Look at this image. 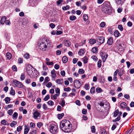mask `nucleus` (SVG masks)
<instances>
[{"label": "nucleus", "instance_id": "obj_9", "mask_svg": "<svg viewBox=\"0 0 134 134\" xmlns=\"http://www.w3.org/2000/svg\"><path fill=\"white\" fill-rule=\"evenodd\" d=\"M30 2L31 5L34 7L36 6L37 2V0H30Z\"/></svg>", "mask_w": 134, "mask_h": 134}, {"label": "nucleus", "instance_id": "obj_53", "mask_svg": "<svg viewBox=\"0 0 134 134\" xmlns=\"http://www.w3.org/2000/svg\"><path fill=\"white\" fill-rule=\"evenodd\" d=\"M38 72H37V70H35L34 71V72H33L32 74H33L35 76H32V77L33 78H35V77H36L37 76V74H36V73H38Z\"/></svg>", "mask_w": 134, "mask_h": 134}, {"label": "nucleus", "instance_id": "obj_44", "mask_svg": "<svg viewBox=\"0 0 134 134\" xmlns=\"http://www.w3.org/2000/svg\"><path fill=\"white\" fill-rule=\"evenodd\" d=\"M11 91L10 92V94L12 95H14L15 94V91L13 90V87L11 88Z\"/></svg>", "mask_w": 134, "mask_h": 134}, {"label": "nucleus", "instance_id": "obj_32", "mask_svg": "<svg viewBox=\"0 0 134 134\" xmlns=\"http://www.w3.org/2000/svg\"><path fill=\"white\" fill-rule=\"evenodd\" d=\"M83 20L86 21L88 20V16L87 14H84L83 16Z\"/></svg>", "mask_w": 134, "mask_h": 134}, {"label": "nucleus", "instance_id": "obj_47", "mask_svg": "<svg viewBox=\"0 0 134 134\" xmlns=\"http://www.w3.org/2000/svg\"><path fill=\"white\" fill-rule=\"evenodd\" d=\"M13 111L12 109H10L9 110H8V111L7 113H8L9 115H11L13 113Z\"/></svg>", "mask_w": 134, "mask_h": 134}, {"label": "nucleus", "instance_id": "obj_39", "mask_svg": "<svg viewBox=\"0 0 134 134\" xmlns=\"http://www.w3.org/2000/svg\"><path fill=\"white\" fill-rule=\"evenodd\" d=\"M90 92L91 94H93L95 92V87H92L90 91Z\"/></svg>", "mask_w": 134, "mask_h": 134}, {"label": "nucleus", "instance_id": "obj_59", "mask_svg": "<svg viewBox=\"0 0 134 134\" xmlns=\"http://www.w3.org/2000/svg\"><path fill=\"white\" fill-rule=\"evenodd\" d=\"M118 27L121 31H122L123 30V28L122 25H118Z\"/></svg>", "mask_w": 134, "mask_h": 134}, {"label": "nucleus", "instance_id": "obj_13", "mask_svg": "<svg viewBox=\"0 0 134 134\" xmlns=\"http://www.w3.org/2000/svg\"><path fill=\"white\" fill-rule=\"evenodd\" d=\"M55 71L54 69H53L51 71V76L52 78H55L56 77L57 75L55 73Z\"/></svg>", "mask_w": 134, "mask_h": 134}, {"label": "nucleus", "instance_id": "obj_20", "mask_svg": "<svg viewBox=\"0 0 134 134\" xmlns=\"http://www.w3.org/2000/svg\"><path fill=\"white\" fill-rule=\"evenodd\" d=\"M113 39L111 37H110L108 39L107 43L109 45H111L113 43Z\"/></svg>", "mask_w": 134, "mask_h": 134}, {"label": "nucleus", "instance_id": "obj_34", "mask_svg": "<svg viewBox=\"0 0 134 134\" xmlns=\"http://www.w3.org/2000/svg\"><path fill=\"white\" fill-rule=\"evenodd\" d=\"M48 104L50 106H53L54 105V103L53 101L52 100H49L47 102Z\"/></svg>", "mask_w": 134, "mask_h": 134}, {"label": "nucleus", "instance_id": "obj_22", "mask_svg": "<svg viewBox=\"0 0 134 134\" xmlns=\"http://www.w3.org/2000/svg\"><path fill=\"white\" fill-rule=\"evenodd\" d=\"M6 57L7 59H10L12 57V54L9 52H8L6 54Z\"/></svg>", "mask_w": 134, "mask_h": 134}, {"label": "nucleus", "instance_id": "obj_40", "mask_svg": "<svg viewBox=\"0 0 134 134\" xmlns=\"http://www.w3.org/2000/svg\"><path fill=\"white\" fill-rule=\"evenodd\" d=\"M96 91L97 93H99L102 92V90L101 88L98 87L96 88Z\"/></svg>", "mask_w": 134, "mask_h": 134}, {"label": "nucleus", "instance_id": "obj_19", "mask_svg": "<svg viewBox=\"0 0 134 134\" xmlns=\"http://www.w3.org/2000/svg\"><path fill=\"white\" fill-rule=\"evenodd\" d=\"M124 1V0H115V1L117 4L119 5L122 4Z\"/></svg>", "mask_w": 134, "mask_h": 134}, {"label": "nucleus", "instance_id": "obj_30", "mask_svg": "<svg viewBox=\"0 0 134 134\" xmlns=\"http://www.w3.org/2000/svg\"><path fill=\"white\" fill-rule=\"evenodd\" d=\"M99 80H100V81L101 82H104L105 81V79L103 77L101 76H100V77L99 78Z\"/></svg>", "mask_w": 134, "mask_h": 134}, {"label": "nucleus", "instance_id": "obj_43", "mask_svg": "<svg viewBox=\"0 0 134 134\" xmlns=\"http://www.w3.org/2000/svg\"><path fill=\"white\" fill-rule=\"evenodd\" d=\"M64 115V114L63 113H62L60 114H58L57 115L58 118L59 119H61Z\"/></svg>", "mask_w": 134, "mask_h": 134}, {"label": "nucleus", "instance_id": "obj_11", "mask_svg": "<svg viewBox=\"0 0 134 134\" xmlns=\"http://www.w3.org/2000/svg\"><path fill=\"white\" fill-rule=\"evenodd\" d=\"M27 72L29 75L31 77H32V76H35L34 75L32 74L33 72L32 71V70L31 68L30 69H29V70H27Z\"/></svg>", "mask_w": 134, "mask_h": 134}, {"label": "nucleus", "instance_id": "obj_29", "mask_svg": "<svg viewBox=\"0 0 134 134\" xmlns=\"http://www.w3.org/2000/svg\"><path fill=\"white\" fill-rule=\"evenodd\" d=\"M59 104L61 105L62 107H64L65 105V102L64 99H63L60 101Z\"/></svg>", "mask_w": 134, "mask_h": 134}, {"label": "nucleus", "instance_id": "obj_17", "mask_svg": "<svg viewBox=\"0 0 134 134\" xmlns=\"http://www.w3.org/2000/svg\"><path fill=\"white\" fill-rule=\"evenodd\" d=\"M64 45L66 46H69L71 44L70 42L69 41L65 40L64 41Z\"/></svg>", "mask_w": 134, "mask_h": 134}, {"label": "nucleus", "instance_id": "obj_52", "mask_svg": "<svg viewBox=\"0 0 134 134\" xmlns=\"http://www.w3.org/2000/svg\"><path fill=\"white\" fill-rule=\"evenodd\" d=\"M108 31L109 33H110V34H112L114 32V31H113L111 27H109L108 28Z\"/></svg>", "mask_w": 134, "mask_h": 134}, {"label": "nucleus", "instance_id": "obj_2", "mask_svg": "<svg viewBox=\"0 0 134 134\" xmlns=\"http://www.w3.org/2000/svg\"><path fill=\"white\" fill-rule=\"evenodd\" d=\"M49 43H50L47 37H42L37 42L39 48L42 51H46Z\"/></svg>", "mask_w": 134, "mask_h": 134}, {"label": "nucleus", "instance_id": "obj_55", "mask_svg": "<svg viewBox=\"0 0 134 134\" xmlns=\"http://www.w3.org/2000/svg\"><path fill=\"white\" fill-rule=\"evenodd\" d=\"M55 92L56 93H57V94H59V95L60 90L59 88H57L55 89Z\"/></svg>", "mask_w": 134, "mask_h": 134}, {"label": "nucleus", "instance_id": "obj_8", "mask_svg": "<svg viewBox=\"0 0 134 134\" xmlns=\"http://www.w3.org/2000/svg\"><path fill=\"white\" fill-rule=\"evenodd\" d=\"M111 7H103L102 11L105 14H108L110 11Z\"/></svg>", "mask_w": 134, "mask_h": 134}, {"label": "nucleus", "instance_id": "obj_49", "mask_svg": "<svg viewBox=\"0 0 134 134\" xmlns=\"http://www.w3.org/2000/svg\"><path fill=\"white\" fill-rule=\"evenodd\" d=\"M98 51V49L96 47H94L92 49V52L94 53H95L97 52Z\"/></svg>", "mask_w": 134, "mask_h": 134}, {"label": "nucleus", "instance_id": "obj_36", "mask_svg": "<svg viewBox=\"0 0 134 134\" xmlns=\"http://www.w3.org/2000/svg\"><path fill=\"white\" fill-rule=\"evenodd\" d=\"M120 119V117L119 115H118L116 119L114 120H113V122H115L118 121H119Z\"/></svg>", "mask_w": 134, "mask_h": 134}, {"label": "nucleus", "instance_id": "obj_24", "mask_svg": "<svg viewBox=\"0 0 134 134\" xmlns=\"http://www.w3.org/2000/svg\"><path fill=\"white\" fill-rule=\"evenodd\" d=\"M30 129V128L29 127H26L24 129V134H27L28 133Z\"/></svg>", "mask_w": 134, "mask_h": 134}, {"label": "nucleus", "instance_id": "obj_28", "mask_svg": "<svg viewBox=\"0 0 134 134\" xmlns=\"http://www.w3.org/2000/svg\"><path fill=\"white\" fill-rule=\"evenodd\" d=\"M6 104L9 103L10 100V98L9 97H7L4 99Z\"/></svg>", "mask_w": 134, "mask_h": 134}, {"label": "nucleus", "instance_id": "obj_60", "mask_svg": "<svg viewBox=\"0 0 134 134\" xmlns=\"http://www.w3.org/2000/svg\"><path fill=\"white\" fill-rule=\"evenodd\" d=\"M29 55L28 53L25 54L24 55V57L26 59H28L29 58Z\"/></svg>", "mask_w": 134, "mask_h": 134}, {"label": "nucleus", "instance_id": "obj_45", "mask_svg": "<svg viewBox=\"0 0 134 134\" xmlns=\"http://www.w3.org/2000/svg\"><path fill=\"white\" fill-rule=\"evenodd\" d=\"M76 17L74 15L71 16L70 17V19L71 21H73L75 19Z\"/></svg>", "mask_w": 134, "mask_h": 134}, {"label": "nucleus", "instance_id": "obj_18", "mask_svg": "<svg viewBox=\"0 0 134 134\" xmlns=\"http://www.w3.org/2000/svg\"><path fill=\"white\" fill-rule=\"evenodd\" d=\"M6 19V17L3 16L2 17L1 19V23L2 24H3L5 22Z\"/></svg>", "mask_w": 134, "mask_h": 134}, {"label": "nucleus", "instance_id": "obj_1", "mask_svg": "<svg viewBox=\"0 0 134 134\" xmlns=\"http://www.w3.org/2000/svg\"><path fill=\"white\" fill-rule=\"evenodd\" d=\"M60 127V129L65 132H69L72 129V125L70 122L67 120H63L61 122Z\"/></svg>", "mask_w": 134, "mask_h": 134}, {"label": "nucleus", "instance_id": "obj_35", "mask_svg": "<svg viewBox=\"0 0 134 134\" xmlns=\"http://www.w3.org/2000/svg\"><path fill=\"white\" fill-rule=\"evenodd\" d=\"M69 8V6L68 5H66V6L63 7L62 9L63 10H68Z\"/></svg>", "mask_w": 134, "mask_h": 134}, {"label": "nucleus", "instance_id": "obj_14", "mask_svg": "<svg viewBox=\"0 0 134 134\" xmlns=\"http://www.w3.org/2000/svg\"><path fill=\"white\" fill-rule=\"evenodd\" d=\"M103 7H111V4L110 2L108 1L105 2L104 3Z\"/></svg>", "mask_w": 134, "mask_h": 134}, {"label": "nucleus", "instance_id": "obj_21", "mask_svg": "<svg viewBox=\"0 0 134 134\" xmlns=\"http://www.w3.org/2000/svg\"><path fill=\"white\" fill-rule=\"evenodd\" d=\"M56 82L59 84L62 85L63 83V79H58L56 80Z\"/></svg>", "mask_w": 134, "mask_h": 134}, {"label": "nucleus", "instance_id": "obj_27", "mask_svg": "<svg viewBox=\"0 0 134 134\" xmlns=\"http://www.w3.org/2000/svg\"><path fill=\"white\" fill-rule=\"evenodd\" d=\"M62 60L63 63H66L68 61V58L66 56H64L62 58Z\"/></svg>", "mask_w": 134, "mask_h": 134}, {"label": "nucleus", "instance_id": "obj_33", "mask_svg": "<svg viewBox=\"0 0 134 134\" xmlns=\"http://www.w3.org/2000/svg\"><path fill=\"white\" fill-rule=\"evenodd\" d=\"M119 111L118 110H116L114 113L113 116L115 117H116L118 115Z\"/></svg>", "mask_w": 134, "mask_h": 134}, {"label": "nucleus", "instance_id": "obj_42", "mask_svg": "<svg viewBox=\"0 0 134 134\" xmlns=\"http://www.w3.org/2000/svg\"><path fill=\"white\" fill-rule=\"evenodd\" d=\"M88 58L87 57H84L83 58V62L86 64L88 62Z\"/></svg>", "mask_w": 134, "mask_h": 134}, {"label": "nucleus", "instance_id": "obj_46", "mask_svg": "<svg viewBox=\"0 0 134 134\" xmlns=\"http://www.w3.org/2000/svg\"><path fill=\"white\" fill-rule=\"evenodd\" d=\"M62 29L61 28L58 29L57 31L56 34H62Z\"/></svg>", "mask_w": 134, "mask_h": 134}, {"label": "nucleus", "instance_id": "obj_38", "mask_svg": "<svg viewBox=\"0 0 134 134\" xmlns=\"http://www.w3.org/2000/svg\"><path fill=\"white\" fill-rule=\"evenodd\" d=\"M101 63L102 61L100 59L99 60L97 63V66L99 68L101 67L102 65Z\"/></svg>", "mask_w": 134, "mask_h": 134}, {"label": "nucleus", "instance_id": "obj_10", "mask_svg": "<svg viewBox=\"0 0 134 134\" xmlns=\"http://www.w3.org/2000/svg\"><path fill=\"white\" fill-rule=\"evenodd\" d=\"M34 117L35 119H37L38 118H39L40 117V113L37 111H36L33 114Z\"/></svg>", "mask_w": 134, "mask_h": 134}, {"label": "nucleus", "instance_id": "obj_64", "mask_svg": "<svg viewBox=\"0 0 134 134\" xmlns=\"http://www.w3.org/2000/svg\"><path fill=\"white\" fill-rule=\"evenodd\" d=\"M63 1V0H58L57 2V5H59L62 3Z\"/></svg>", "mask_w": 134, "mask_h": 134}, {"label": "nucleus", "instance_id": "obj_23", "mask_svg": "<svg viewBox=\"0 0 134 134\" xmlns=\"http://www.w3.org/2000/svg\"><path fill=\"white\" fill-rule=\"evenodd\" d=\"M126 106V104L125 102H122L121 103L120 106L122 108H124Z\"/></svg>", "mask_w": 134, "mask_h": 134}, {"label": "nucleus", "instance_id": "obj_3", "mask_svg": "<svg viewBox=\"0 0 134 134\" xmlns=\"http://www.w3.org/2000/svg\"><path fill=\"white\" fill-rule=\"evenodd\" d=\"M57 126L54 124H51L49 127V130L50 132L52 133H55L57 132Z\"/></svg>", "mask_w": 134, "mask_h": 134}, {"label": "nucleus", "instance_id": "obj_57", "mask_svg": "<svg viewBox=\"0 0 134 134\" xmlns=\"http://www.w3.org/2000/svg\"><path fill=\"white\" fill-rule=\"evenodd\" d=\"M91 131L93 133H94L96 131L95 127L94 126H93L91 127Z\"/></svg>", "mask_w": 134, "mask_h": 134}, {"label": "nucleus", "instance_id": "obj_7", "mask_svg": "<svg viewBox=\"0 0 134 134\" xmlns=\"http://www.w3.org/2000/svg\"><path fill=\"white\" fill-rule=\"evenodd\" d=\"M74 85L75 88L79 89L80 88L81 85L80 81L78 80H76L74 83Z\"/></svg>", "mask_w": 134, "mask_h": 134}, {"label": "nucleus", "instance_id": "obj_5", "mask_svg": "<svg viewBox=\"0 0 134 134\" xmlns=\"http://www.w3.org/2000/svg\"><path fill=\"white\" fill-rule=\"evenodd\" d=\"M100 55L102 57L103 62H104L105 61L108 55L107 54H106L105 52H100Z\"/></svg>", "mask_w": 134, "mask_h": 134}, {"label": "nucleus", "instance_id": "obj_56", "mask_svg": "<svg viewBox=\"0 0 134 134\" xmlns=\"http://www.w3.org/2000/svg\"><path fill=\"white\" fill-rule=\"evenodd\" d=\"M43 124L42 122H38L37 123V126L38 128H40L42 125Z\"/></svg>", "mask_w": 134, "mask_h": 134}, {"label": "nucleus", "instance_id": "obj_48", "mask_svg": "<svg viewBox=\"0 0 134 134\" xmlns=\"http://www.w3.org/2000/svg\"><path fill=\"white\" fill-rule=\"evenodd\" d=\"M7 121L5 120H3L1 121V123L2 124L4 125H7Z\"/></svg>", "mask_w": 134, "mask_h": 134}, {"label": "nucleus", "instance_id": "obj_41", "mask_svg": "<svg viewBox=\"0 0 134 134\" xmlns=\"http://www.w3.org/2000/svg\"><path fill=\"white\" fill-rule=\"evenodd\" d=\"M85 71L84 70L82 69H79V70L78 73L80 74L84 73Z\"/></svg>", "mask_w": 134, "mask_h": 134}, {"label": "nucleus", "instance_id": "obj_15", "mask_svg": "<svg viewBox=\"0 0 134 134\" xmlns=\"http://www.w3.org/2000/svg\"><path fill=\"white\" fill-rule=\"evenodd\" d=\"M85 49H80L78 52V54L80 55H82L84 54L85 52Z\"/></svg>", "mask_w": 134, "mask_h": 134}, {"label": "nucleus", "instance_id": "obj_37", "mask_svg": "<svg viewBox=\"0 0 134 134\" xmlns=\"http://www.w3.org/2000/svg\"><path fill=\"white\" fill-rule=\"evenodd\" d=\"M17 124V123L16 122L14 121H13L12 122L10 123V125L11 127H13L15 125Z\"/></svg>", "mask_w": 134, "mask_h": 134}, {"label": "nucleus", "instance_id": "obj_26", "mask_svg": "<svg viewBox=\"0 0 134 134\" xmlns=\"http://www.w3.org/2000/svg\"><path fill=\"white\" fill-rule=\"evenodd\" d=\"M96 42V40L90 39L89 40V42L91 44H93L95 43Z\"/></svg>", "mask_w": 134, "mask_h": 134}, {"label": "nucleus", "instance_id": "obj_12", "mask_svg": "<svg viewBox=\"0 0 134 134\" xmlns=\"http://www.w3.org/2000/svg\"><path fill=\"white\" fill-rule=\"evenodd\" d=\"M122 42L118 40L116 41V45L119 49L122 48Z\"/></svg>", "mask_w": 134, "mask_h": 134}, {"label": "nucleus", "instance_id": "obj_4", "mask_svg": "<svg viewBox=\"0 0 134 134\" xmlns=\"http://www.w3.org/2000/svg\"><path fill=\"white\" fill-rule=\"evenodd\" d=\"M13 83L16 87L18 88H23V89H25V86L21 82L17 80H14L13 81Z\"/></svg>", "mask_w": 134, "mask_h": 134}, {"label": "nucleus", "instance_id": "obj_6", "mask_svg": "<svg viewBox=\"0 0 134 134\" xmlns=\"http://www.w3.org/2000/svg\"><path fill=\"white\" fill-rule=\"evenodd\" d=\"M96 39L97 41L99 42L100 45L103 43L105 41L104 38L102 36L97 37Z\"/></svg>", "mask_w": 134, "mask_h": 134}, {"label": "nucleus", "instance_id": "obj_50", "mask_svg": "<svg viewBox=\"0 0 134 134\" xmlns=\"http://www.w3.org/2000/svg\"><path fill=\"white\" fill-rule=\"evenodd\" d=\"M35 124L33 122H31L30 124V127L31 128H34L35 127Z\"/></svg>", "mask_w": 134, "mask_h": 134}, {"label": "nucleus", "instance_id": "obj_63", "mask_svg": "<svg viewBox=\"0 0 134 134\" xmlns=\"http://www.w3.org/2000/svg\"><path fill=\"white\" fill-rule=\"evenodd\" d=\"M52 85V83L51 82H49L47 84L46 86L50 88Z\"/></svg>", "mask_w": 134, "mask_h": 134}, {"label": "nucleus", "instance_id": "obj_62", "mask_svg": "<svg viewBox=\"0 0 134 134\" xmlns=\"http://www.w3.org/2000/svg\"><path fill=\"white\" fill-rule=\"evenodd\" d=\"M64 91L66 92H69L71 90V89L69 87L64 88Z\"/></svg>", "mask_w": 134, "mask_h": 134}, {"label": "nucleus", "instance_id": "obj_61", "mask_svg": "<svg viewBox=\"0 0 134 134\" xmlns=\"http://www.w3.org/2000/svg\"><path fill=\"white\" fill-rule=\"evenodd\" d=\"M25 76L24 74H22L21 77H20V79L21 80H24L25 79Z\"/></svg>", "mask_w": 134, "mask_h": 134}, {"label": "nucleus", "instance_id": "obj_54", "mask_svg": "<svg viewBox=\"0 0 134 134\" xmlns=\"http://www.w3.org/2000/svg\"><path fill=\"white\" fill-rule=\"evenodd\" d=\"M100 25L101 27L103 28L105 26V23L104 22H102L101 23Z\"/></svg>", "mask_w": 134, "mask_h": 134}, {"label": "nucleus", "instance_id": "obj_16", "mask_svg": "<svg viewBox=\"0 0 134 134\" xmlns=\"http://www.w3.org/2000/svg\"><path fill=\"white\" fill-rule=\"evenodd\" d=\"M59 96V94H55L54 95H51V98L52 99L55 100L57 99V97Z\"/></svg>", "mask_w": 134, "mask_h": 134}, {"label": "nucleus", "instance_id": "obj_51", "mask_svg": "<svg viewBox=\"0 0 134 134\" xmlns=\"http://www.w3.org/2000/svg\"><path fill=\"white\" fill-rule=\"evenodd\" d=\"M50 98V96L48 94L44 98V100L45 101H47Z\"/></svg>", "mask_w": 134, "mask_h": 134}, {"label": "nucleus", "instance_id": "obj_58", "mask_svg": "<svg viewBox=\"0 0 134 134\" xmlns=\"http://www.w3.org/2000/svg\"><path fill=\"white\" fill-rule=\"evenodd\" d=\"M22 127L21 126H19L17 128V131L18 132H20L21 130Z\"/></svg>", "mask_w": 134, "mask_h": 134}, {"label": "nucleus", "instance_id": "obj_31", "mask_svg": "<svg viewBox=\"0 0 134 134\" xmlns=\"http://www.w3.org/2000/svg\"><path fill=\"white\" fill-rule=\"evenodd\" d=\"M124 69H121L120 70L119 72L118 73V74L120 76H121L123 74L124 72Z\"/></svg>", "mask_w": 134, "mask_h": 134}, {"label": "nucleus", "instance_id": "obj_25", "mask_svg": "<svg viewBox=\"0 0 134 134\" xmlns=\"http://www.w3.org/2000/svg\"><path fill=\"white\" fill-rule=\"evenodd\" d=\"M18 115V113H16V112H14V113L12 115V117H13V119L14 120L16 119L17 118Z\"/></svg>", "mask_w": 134, "mask_h": 134}]
</instances>
